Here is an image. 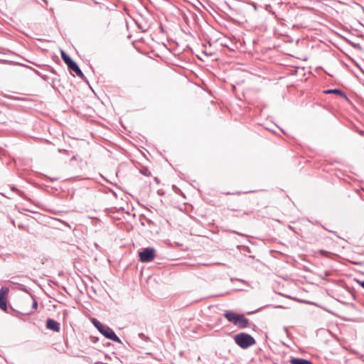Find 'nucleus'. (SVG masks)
I'll return each mask as SVG.
<instances>
[{
	"mask_svg": "<svg viewBox=\"0 0 364 364\" xmlns=\"http://www.w3.org/2000/svg\"><path fill=\"white\" fill-rule=\"evenodd\" d=\"M225 318L233 323L238 328L243 329L250 326V321L242 314H237L232 311H225Z\"/></svg>",
	"mask_w": 364,
	"mask_h": 364,
	"instance_id": "1",
	"label": "nucleus"
},
{
	"mask_svg": "<svg viewBox=\"0 0 364 364\" xmlns=\"http://www.w3.org/2000/svg\"><path fill=\"white\" fill-rule=\"evenodd\" d=\"M235 343L241 348L246 349L255 344V339L250 334L240 333L234 336Z\"/></svg>",
	"mask_w": 364,
	"mask_h": 364,
	"instance_id": "2",
	"label": "nucleus"
},
{
	"mask_svg": "<svg viewBox=\"0 0 364 364\" xmlns=\"http://www.w3.org/2000/svg\"><path fill=\"white\" fill-rule=\"evenodd\" d=\"M156 255V251L153 247L143 248L139 252V260L142 262H151Z\"/></svg>",
	"mask_w": 364,
	"mask_h": 364,
	"instance_id": "3",
	"label": "nucleus"
},
{
	"mask_svg": "<svg viewBox=\"0 0 364 364\" xmlns=\"http://www.w3.org/2000/svg\"><path fill=\"white\" fill-rule=\"evenodd\" d=\"M100 332L107 338L114 342L122 343L121 339L116 335L114 331L109 326L104 325Z\"/></svg>",
	"mask_w": 364,
	"mask_h": 364,
	"instance_id": "4",
	"label": "nucleus"
},
{
	"mask_svg": "<svg viewBox=\"0 0 364 364\" xmlns=\"http://www.w3.org/2000/svg\"><path fill=\"white\" fill-rule=\"evenodd\" d=\"M9 289L6 287H1L0 289V309L4 311H7V295Z\"/></svg>",
	"mask_w": 364,
	"mask_h": 364,
	"instance_id": "5",
	"label": "nucleus"
},
{
	"mask_svg": "<svg viewBox=\"0 0 364 364\" xmlns=\"http://www.w3.org/2000/svg\"><path fill=\"white\" fill-rule=\"evenodd\" d=\"M70 72H73L82 80H86V77L82 70H80L76 62L73 61L68 67Z\"/></svg>",
	"mask_w": 364,
	"mask_h": 364,
	"instance_id": "6",
	"label": "nucleus"
},
{
	"mask_svg": "<svg viewBox=\"0 0 364 364\" xmlns=\"http://www.w3.org/2000/svg\"><path fill=\"white\" fill-rule=\"evenodd\" d=\"M46 328L55 332H59L60 330V324L55 320L48 318L46 321Z\"/></svg>",
	"mask_w": 364,
	"mask_h": 364,
	"instance_id": "7",
	"label": "nucleus"
},
{
	"mask_svg": "<svg viewBox=\"0 0 364 364\" xmlns=\"http://www.w3.org/2000/svg\"><path fill=\"white\" fill-rule=\"evenodd\" d=\"M291 364H314L311 360L300 358H291Z\"/></svg>",
	"mask_w": 364,
	"mask_h": 364,
	"instance_id": "8",
	"label": "nucleus"
},
{
	"mask_svg": "<svg viewBox=\"0 0 364 364\" xmlns=\"http://www.w3.org/2000/svg\"><path fill=\"white\" fill-rule=\"evenodd\" d=\"M60 55L63 60L68 67L74 60L68 55L64 50L60 51Z\"/></svg>",
	"mask_w": 364,
	"mask_h": 364,
	"instance_id": "9",
	"label": "nucleus"
},
{
	"mask_svg": "<svg viewBox=\"0 0 364 364\" xmlns=\"http://www.w3.org/2000/svg\"><path fill=\"white\" fill-rule=\"evenodd\" d=\"M325 94H336L341 96L343 98H346V95L339 89H331V90H326L324 91Z\"/></svg>",
	"mask_w": 364,
	"mask_h": 364,
	"instance_id": "10",
	"label": "nucleus"
},
{
	"mask_svg": "<svg viewBox=\"0 0 364 364\" xmlns=\"http://www.w3.org/2000/svg\"><path fill=\"white\" fill-rule=\"evenodd\" d=\"M92 322L93 325L95 326V328L100 331L102 327L104 326L100 321H98L97 318H92Z\"/></svg>",
	"mask_w": 364,
	"mask_h": 364,
	"instance_id": "11",
	"label": "nucleus"
},
{
	"mask_svg": "<svg viewBox=\"0 0 364 364\" xmlns=\"http://www.w3.org/2000/svg\"><path fill=\"white\" fill-rule=\"evenodd\" d=\"M139 172L145 176H150L151 175V171L149 170V168L147 167H142L140 170H139Z\"/></svg>",
	"mask_w": 364,
	"mask_h": 364,
	"instance_id": "12",
	"label": "nucleus"
},
{
	"mask_svg": "<svg viewBox=\"0 0 364 364\" xmlns=\"http://www.w3.org/2000/svg\"><path fill=\"white\" fill-rule=\"evenodd\" d=\"M138 336L145 342H148L150 340V338L147 336L144 335L143 333H139L138 334Z\"/></svg>",
	"mask_w": 364,
	"mask_h": 364,
	"instance_id": "13",
	"label": "nucleus"
},
{
	"mask_svg": "<svg viewBox=\"0 0 364 364\" xmlns=\"http://www.w3.org/2000/svg\"><path fill=\"white\" fill-rule=\"evenodd\" d=\"M38 307V302L36 300H33L32 304V308L36 309Z\"/></svg>",
	"mask_w": 364,
	"mask_h": 364,
	"instance_id": "14",
	"label": "nucleus"
},
{
	"mask_svg": "<svg viewBox=\"0 0 364 364\" xmlns=\"http://www.w3.org/2000/svg\"><path fill=\"white\" fill-rule=\"evenodd\" d=\"M21 290L29 294V291L26 288L25 286L21 285V287L20 288Z\"/></svg>",
	"mask_w": 364,
	"mask_h": 364,
	"instance_id": "15",
	"label": "nucleus"
},
{
	"mask_svg": "<svg viewBox=\"0 0 364 364\" xmlns=\"http://www.w3.org/2000/svg\"><path fill=\"white\" fill-rule=\"evenodd\" d=\"M319 252H320L322 255H323V256H326V255H328V253L327 251H326V250H321L319 251Z\"/></svg>",
	"mask_w": 364,
	"mask_h": 364,
	"instance_id": "16",
	"label": "nucleus"
},
{
	"mask_svg": "<svg viewBox=\"0 0 364 364\" xmlns=\"http://www.w3.org/2000/svg\"><path fill=\"white\" fill-rule=\"evenodd\" d=\"M357 282L358 283V284L364 289V281H359V280H357Z\"/></svg>",
	"mask_w": 364,
	"mask_h": 364,
	"instance_id": "17",
	"label": "nucleus"
},
{
	"mask_svg": "<svg viewBox=\"0 0 364 364\" xmlns=\"http://www.w3.org/2000/svg\"><path fill=\"white\" fill-rule=\"evenodd\" d=\"M13 190L16 191L19 195H21L23 193L21 191H18V190H17V189H16L14 188H13Z\"/></svg>",
	"mask_w": 364,
	"mask_h": 364,
	"instance_id": "18",
	"label": "nucleus"
},
{
	"mask_svg": "<svg viewBox=\"0 0 364 364\" xmlns=\"http://www.w3.org/2000/svg\"><path fill=\"white\" fill-rule=\"evenodd\" d=\"M252 5H253L255 9L256 10L257 9V4L255 3H252Z\"/></svg>",
	"mask_w": 364,
	"mask_h": 364,
	"instance_id": "19",
	"label": "nucleus"
},
{
	"mask_svg": "<svg viewBox=\"0 0 364 364\" xmlns=\"http://www.w3.org/2000/svg\"><path fill=\"white\" fill-rule=\"evenodd\" d=\"M235 280H237V279H235ZM238 281H240V282H243V283H245V282L244 280H242V279H238Z\"/></svg>",
	"mask_w": 364,
	"mask_h": 364,
	"instance_id": "20",
	"label": "nucleus"
},
{
	"mask_svg": "<svg viewBox=\"0 0 364 364\" xmlns=\"http://www.w3.org/2000/svg\"><path fill=\"white\" fill-rule=\"evenodd\" d=\"M363 73H364V71H363Z\"/></svg>",
	"mask_w": 364,
	"mask_h": 364,
	"instance_id": "21",
	"label": "nucleus"
}]
</instances>
